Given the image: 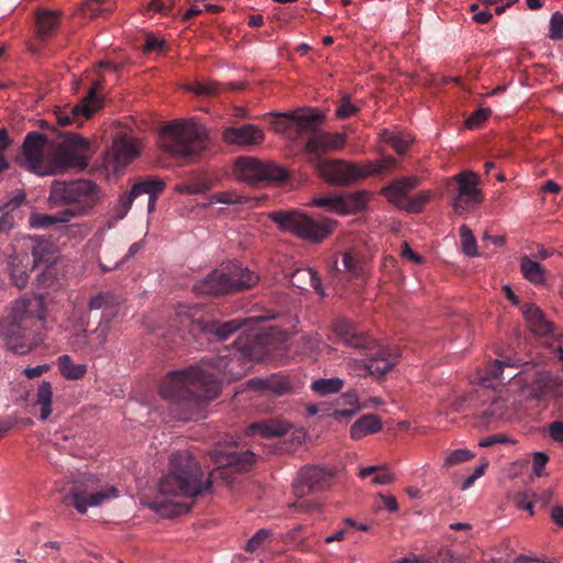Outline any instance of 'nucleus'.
I'll return each mask as SVG.
<instances>
[{
	"mask_svg": "<svg viewBox=\"0 0 563 563\" xmlns=\"http://www.w3.org/2000/svg\"><path fill=\"white\" fill-rule=\"evenodd\" d=\"M47 308L41 295H24L12 306L10 320L30 325L40 331L45 330Z\"/></svg>",
	"mask_w": 563,
	"mask_h": 563,
	"instance_id": "10",
	"label": "nucleus"
},
{
	"mask_svg": "<svg viewBox=\"0 0 563 563\" xmlns=\"http://www.w3.org/2000/svg\"><path fill=\"white\" fill-rule=\"evenodd\" d=\"M505 367H512V365L495 361L489 372L478 377L481 385L479 395L488 401V404H484V408L481 411V417L487 424L505 419L509 410V393L504 386L497 389V385L510 382L517 376V373H509L507 376H504Z\"/></svg>",
	"mask_w": 563,
	"mask_h": 563,
	"instance_id": "5",
	"label": "nucleus"
},
{
	"mask_svg": "<svg viewBox=\"0 0 563 563\" xmlns=\"http://www.w3.org/2000/svg\"><path fill=\"white\" fill-rule=\"evenodd\" d=\"M291 428V424L280 419H265L250 424L246 435H260L262 438L283 437Z\"/></svg>",
	"mask_w": 563,
	"mask_h": 563,
	"instance_id": "27",
	"label": "nucleus"
},
{
	"mask_svg": "<svg viewBox=\"0 0 563 563\" xmlns=\"http://www.w3.org/2000/svg\"><path fill=\"white\" fill-rule=\"evenodd\" d=\"M344 383L339 377L319 378L313 380L311 389L319 396H327L341 390Z\"/></svg>",
	"mask_w": 563,
	"mask_h": 563,
	"instance_id": "45",
	"label": "nucleus"
},
{
	"mask_svg": "<svg viewBox=\"0 0 563 563\" xmlns=\"http://www.w3.org/2000/svg\"><path fill=\"white\" fill-rule=\"evenodd\" d=\"M234 176L245 183H280L287 178V172L272 162H262L255 157H240L234 165Z\"/></svg>",
	"mask_w": 563,
	"mask_h": 563,
	"instance_id": "9",
	"label": "nucleus"
},
{
	"mask_svg": "<svg viewBox=\"0 0 563 563\" xmlns=\"http://www.w3.org/2000/svg\"><path fill=\"white\" fill-rule=\"evenodd\" d=\"M213 476L214 473L203 478V472L194 455L189 451H177L170 455L169 468L158 482L157 495L145 505L163 517L173 518L184 510L173 499L192 498L209 490L212 485L210 477Z\"/></svg>",
	"mask_w": 563,
	"mask_h": 563,
	"instance_id": "2",
	"label": "nucleus"
},
{
	"mask_svg": "<svg viewBox=\"0 0 563 563\" xmlns=\"http://www.w3.org/2000/svg\"><path fill=\"white\" fill-rule=\"evenodd\" d=\"M333 331L345 345L356 349H364L366 346L365 338L361 333H357L353 323L347 320L341 319L335 321Z\"/></svg>",
	"mask_w": 563,
	"mask_h": 563,
	"instance_id": "33",
	"label": "nucleus"
},
{
	"mask_svg": "<svg viewBox=\"0 0 563 563\" xmlns=\"http://www.w3.org/2000/svg\"><path fill=\"white\" fill-rule=\"evenodd\" d=\"M312 205L343 216V196L328 195L312 200Z\"/></svg>",
	"mask_w": 563,
	"mask_h": 563,
	"instance_id": "47",
	"label": "nucleus"
},
{
	"mask_svg": "<svg viewBox=\"0 0 563 563\" xmlns=\"http://www.w3.org/2000/svg\"><path fill=\"white\" fill-rule=\"evenodd\" d=\"M522 314L529 330L539 336H548L553 332V324L550 322L540 308L528 305L522 308Z\"/></svg>",
	"mask_w": 563,
	"mask_h": 563,
	"instance_id": "28",
	"label": "nucleus"
},
{
	"mask_svg": "<svg viewBox=\"0 0 563 563\" xmlns=\"http://www.w3.org/2000/svg\"><path fill=\"white\" fill-rule=\"evenodd\" d=\"M207 131L192 120H176L166 124L159 134L162 147L176 156H191L206 147Z\"/></svg>",
	"mask_w": 563,
	"mask_h": 563,
	"instance_id": "6",
	"label": "nucleus"
},
{
	"mask_svg": "<svg viewBox=\"0 0 563 563\" xmlns=\"http://www.w3.org/2000/svg\"><path fill=\"white\" fill-rule=\"evenodd\" d=\"M230 292L242 291L253 288L260 280V276L244 267L239 262L224 263Z\"/></svg>",
	"mask_w": 563,
	"mask_h": 563,
	"instance_id": "22",
	"label": "nucleus"
},
{
	"mask_svg": "<svg viewBox=\"0 0 563 563\" xmlns=\"http://www.w3.org/2000/svg\"><path fill=\"white\" fill-rule=\"evenodd\" d=\"M346 143V136L343 133L314 132L312 133L305 146V151L321 159L320 155L328 151L342 148Z\"/></svg>",
	"mask_w": 563,
	"mask_h": 563,
	"instance_id": "17",
	"label": "nucleus"
},
{
	"mask_svg": "<svg viewBox=\"0 0 563 563\" xmlns=\"http://www.w3.org/2000/svg\"><path fill=\"white\" fill-rule=\"evenodd\" d=\"M141 143L128 135L118 136L112 144L111 155L115 167H122L140 155Z\"/></svg>",
	"mask_w": 563,
	"mask_h": 563,
	"instance_id": "24",
	"label": "nucleus"
},
{
	"mask_svg": "<svg viewBox=\"0 0 563 563\" xmlns=\"http://www.w3.org/2000/svg\"><path fill=\"white\" fill-rule=\"evenodd\" d=\"M430 198H431L430 191L421 192V194L408 199L401 210H405L408 213H419L423 210L424 206L428 203Z\"/></svg>",
	"mask_w": 563,
	"mask_h": 563,
	"instance_id": "53",
	"label": "nucleus"
},
{
	"mask_svg": "<svg viewBox=\"0 0 563 563\" xmlns=\"http://www.w3.org/2000/svg\"><path fill=\"white\" fill-rule=\"evenodd\" d=\"M164 188L165 183L161 179H146L134 184L129 195L119 198L117 218L123 219L131 209L134 199L141 195L148 196L147 211L152 213L155 210L157 196Z\"/></svg>",
	"mask_w": 563,
	"mask_h": 563,
	"instance_id": "14",
	"label": "nucleus"
},
{
	"mask_svg": "<svg viewBox=\"0 0 563 563\" xmlns=\"http://www.w3.org/2000/svg\"><path fill=\"white\" fill-rule=\"evenodd\" d=\"M191 90L197 95H207L212 96L218 93L219 85L210 81V82H197Z\"/></svg>",
	"mask_w": 563,
	"mask_h": 563,
	"instance_id": "61",
	"label": "nucleus"
},
{
	"mask_svg": "<svg viewBox=\"0 0 563 563\" xmlns=\"http://www.w3.org/2000/svg\"><path fill=\"white\" fill-rule=\"evenodd\" d=\"M397 358V353L391 354L379 346L376 351L367 354V373H369V376L382 377L395 367Z\"/></svg>",
	"mask_w": 563,
	"mask_h": 563,
	"instance_id": "26",
	"label": "nucleus"
},
{
	"mask_svg": "<svg viewBox=\"0 0 563 563\" xmlns=\"http://www.w3.org/2000/svg\"><path fill=\"white\" fill-rule=\"evenodd\" d=\"M380 429V419L373 413H367L351 426L350 435L353 440H361L364 437L379 432Z\"/></svg>",
	"mask_w": 563,
	"mask_h": 563,
	"instance_id": "34",
	"label": "nucleus"
},
{
	"mask_svg": "<svg viewBox=\"0 0 563 563\" xmlns=\"http://www.w3.org/2000/svg\"><path fill=\"white\" fill-rule=\"evenodd\" d=\"M53 386L48 380H42L29 401V412L41 421H46L53 411Z\"/></svg>",
	"mask_w": 563,
	"mask_h": 563,
	"instance_id": "20",
	"label": "nucleus"
},
{
	"mask_svg": "<svg viewBox=\"0 0 563 563\" xmlns=\"http://www.w3.org/2000/svg\"><path fill=\"white\" fill-rule=\"evenodd\" d=\"M273 316H258V317H252L244 320H230L227 322H212L210 324H207L202 327L201 329L203 331H207L209 333H213L219 340H225L228 339L233 332H235L238 329H240L242 325L246 324L250 321H266L269 319H273Z\"/></svg>",
	"mask_w": 563,
	"mask_h": 563,
	"instance_id": "31",
	"label": "nucleus"
},
{
	"mask_svg": "<svg viewBox=\"0 0 563 563\" xmlns=\"http://www.w3.org/2000/svg\"><path fill=\"white\" fill-rule=\"evenodd\" d=\"M420 178L418 176H408L395 179L388 186L380 189V194L387 201L399 209H402L407 202L408 194L418 187Z\"/></svg>",
	"mask_w": 563,
	"mask_h": 563,
	"instance_id": "19",
	"label": "nucleus"
},
{
	"mask_svg": "<svg viewBox=\"0 0 563 563\" xmlns=\"http://www.w3.org/2000/svg\"><path fill=\"white\" fill-rule=\"evenodd\" d=\"M268 218L277 224L283 232L313 243L321 242L328 238L336 225L334 220L322 218L314 220L300 210H280L268 213Z\"/></svg>",
	"mask_w": 563,
	"mask_h": 563,
	"instance_id": "7",
	"label": "nucleus"
},
{
	"mask_svg": "<svg viewBox=\"0 0 563 563\" xmlns=\"http://www.w3.org/2000/svg\"><path fill=\"white\" fill-rule=\"evenodd\" d=\"M358 475L362 478H366L367 476L373 475L372 483L375 485H387L395 479V476L391 472L379 465L363 467L360 470Z\"/></svg>",
	"mask_w": 563,
	"mask_h": 563,
	"instance_id": "42",
	"label": "nucleus"
},
{
	"mask_svg": "<svg viewBox=\"0 0 563 563\" xmlns=\"http://www.w3.org/2000/svg\"><path fill=\"white\" fill-rule=\"evenodd\" d=\"M209 188L210 187L207 183H201L191 185H179L177 186L176 190L180 194L198 195L207 191Z\"/></svg>",
	"mask_w": 563,
	"mask_h": 563,
	"instance_id": "63",
	"label": "nucleus"
},
{
	"mask_svg": "<svg viewBox=\"0 0 563 563\" xmlns=\"http://www.w3.org/2000/svg\"><path fill=\"white\" fill-rule=\"evenodd\" d=\"M549 457L543 452H536L532 457V468L533 473L540 477L543 475V468L545 467Z\"/></svg>",
	"mask_w": 563,
	"mask_h": 563,
	"instance_id": "62",
	"label": "nucleus"
},
{
	"mask_svg": "<svg viewBox=\"0 0 563 563\" xmlns=\"http://www.w3.org/2000/svg\"><path fill=\"white\" fill-rule=\"evenodd\" d=\"M290 283L292 286L307 290L311 287L320 296H324L323 288L317 273L312 268H299L290 275Z\"/></svg>",
	"mask_w": 563,
	"mask_h": 563,
	"instance_id": "35",
	"label": "nucleus"
},
{
	"mask_svg": "<svg viewBox=\"0 0 563 563\" xmlns=\"http://www.w3.org/2000/svg\"><path fill=\"white\" fill-rule=\"evenodd\" d=\"M396 165L397 161L391 156H384L377 161H368L364 164H358L360 180L390 170L395 168Z\"/></svg>",
	"mask_w": 563,
	"mask_h": 563,
	"instance_id": "38",
	"label": "nucleus"
},
{
	"mask_svg": "<svg viewBox=\"0 0 563 563\" xmlns=\"http://www.w3.org/2000/svg\"><path fill=\"white\" fill-rule=\"evenodd\" d=\"M99 84H95L89 93L70 109H65L56 114L57 123L62 126L76 124L80 126L85 119L90 118L100 107L101 100L97 96Z\"/></svg>",
	"mask_w": 563,
	"mask_h": 563,
	"instance_id": "15",
	"label": "nucleus"
},
{
	"mask_svg": "<svg viewBox=\"0 0 563 563\" xmlns=\"http://www.w3.org/2000/svg\"><path fill=\"white\" fill-rule=\"evenodd\" d=\"M25 199L23 191H18L16 195L9 201H0V212H8L15 210Z\"/></svg>",
	"mask_w": 563,
	"mask_h": 563,
	"instance_id": "60",
	"label": "nucleus"
},
{
	"mask_svg": "<svg viewBox=\"0 0 563 563\" xmlns=\"http://www.w3.org/2000/svg\"><path fill=\"white\" fill-rule=\"evenodd\" d=\"M272 541V531L268 529L258 530L245 544V550L250 553L263 550Z\"/></svg>",
	"mask_w": 563,
	"mask_h": 563,
	"instance_id": "48",
	"label": "nucleus"
},
{
	"mask_svg": "<svg viewBox=\"0 0 563 563\" xmlns=\"http://www.w3.org/2000/svg\"><path fill=\"white\" fill-rule=\"evenodd\" d=\"M247 198L235 191H220L210 197L211 203L241 205L245 203Z\"/></svg>",
	"mask_w": 563,
	"mask_h": 563,
	"instance_id": "52",
	"label": "nucleus"
},
{
	"mask_svg": "<svg viewBox=\"0 0 563 563\" xmlns=\"http://www.w3.org/2000/svg\"><path fill=\"white\" fill-rule=\"evenodd\" d=\"M56 363L62 376L68 380L81 379L88 372L86 364L75 363L68 354L58 356Z\"/></svg>",
	"mask_w": 563,
	"mask_h": 563,
	"instance_id": "37",
	"label": "nucleus"
},
{
	"mask_svg": "<svg viewBox=\"0 0 563 563\" xmlns=\"http://www.w3.org/2000/svg\"><path fill=\"white\" fill-rule=\"evenodd\" d=\"M26 168L38 176L63 174L68 169L84 170L91 157L90 144L77 134H66L57 144L46 145L38 132H31L23 143Z\"/></svg>",
	"mask_w": 563,
	"mask_h": 563,
	"instance_id": "3",
	"label": "nucleus"
},
{
	"mask_svg": "<svg viewBox=\"0 0 563 563\" xmlns=\"http://www.w3.org/2000/svg\"><path fill=\"white\" fill-rule=\"evenodd\" d=\"M118 303L117 296L111 291L99 292L92 296L88 302L89 310H99Z\"/></svg>",
	"mask_w": 563,
	"mask_h": 563,
	"instance_id": "50",
	"label": "nucleus"
},
{
	"mask_svg": "<svg viewBox=\"0 0 563 563\" xmlns=\"http://www.w3.org/2000/svg\"><path fill=\"white\" fill-rule=\"evenodd\" d=\"M194 290L201 295H227L230 294L229 279L224 263L210 272L194 285Z\"/></svg>",
	"mask_w": 563,
	"mask_h": 563,
	"instance_id": "18",
	"label": "nucleus"
},
{
	"mask_svg": "<svg viewBox=\"0 0 563 563\" xmlns=\"http://www.w3.org/2000/svg\"><path fill=\"white\" fill-rule=\"evenodd\" d=\"M380 140L388 143L398 154H404L412 142V139L409 135L389 130H384L380 133Z\"/></svg>",
	"mask_w": 563,
	"mask_h": 563,
	"instance_id": "44",
	"label": "nucleus"
},
{
	"mask_svg": "<svg viewBox=\"0 0 563 563\" xmlns=\"http://www.w3.org/2000/svg\"><path fill=\"white\" fill-rule=\"evenodd\" d=\"M452 180L457 185L456 195L452 199V207L459 214L476 208L483 200V194L477 188L479 178L472 170H464L455 175Z\"/></svg>",
	"mask_w": 563,
	"mask_h": 563,
	"instance_id": "12",
	"label": "nucleus"
},
{
	"mask_svg": "<svg viewBox=\"0 0 563 563\" xmlns=\"http://www.w3.org/2000/svg\"><path fill=\"white\" fill-rule=\"evenodd\" d=\"M22 243L31 250V254L33 257V267H37L42 264H49L53 262V252L52 245L46 241L33 238L25 236L22 240Z\"/></svg>",
	"mask_w": 563,
	"mask_h": 563,
	"instance_id": "32",
	"label": "nucleus"
},
{
	"mask_svg": "<svg viewBox=\"0 0 563 563\" xmlns=\"http://www.w3.org/2000/svg\"><path fill=\"white\" fill-rule=\"evenodd\" d=\"M110 330H111L110 322L101 321L98 324V327L92 332H90L91 341L93 342V343H91L90 347L92 350H98V351L103 349V346L108 342Z\"/></svg>",
	"mask_w": 563,
	"mask_h": 563,
	"instance_id": "49",
	"label": "nucleus"
},
{
	"mask_svg": "<svg viewBox=\"0 0 563 563\" xmlns=\"http://www.w3.org/2000/svg\"><path fill=\"white\" fill-rule=\"evenodd\" d=\"M177 316L181 319L184 325H189L191 323H195L196 321H199L200 308L196 306L179 307V309L177 310Z\"/></svg>",
	"mask_w": 563,
	"mask_h": 563,
	"instance_id": "55",
	"label": "nucleus"
},
{
	"mask_svg": "<svg viewBox=\"0 0 563 563\" xmlns=\"http://www.w3.org/2000/svg\"><path fill=\"white\" fill-rule=\"evenodd\" d=\"M29 262L27 253H16L15 250L12 251V254H10L8 258L11 280L20 289L24 288L29 282Z\"/></svg>",
	"mask_w": 563,
	"mask_h": 563,
	"instance_id": "29",
	"label": "nucleus"
},
{
	"mask_svg": "<svg viewBox=\"0 0 563 563\" xmlns=\"http://www.w3.org/2000/svg\"><path fill=\"white\" fill-rule=\"evenodd\" d=\"M211 460L219 470H223L219 472L220 476H223L228 468L245 471L254 462V454L251 451L229 452L224 450H214L211 453Z\"/></svg>",
	"mask_w": 563,
	"mask_h": 563,
	"instance_id": "21",
	"label": "nucleus"
},
{
	"mask_svg": "<svg viewBox=\"0 0 563 563\" xmlns=\"http://www.w3.org/2000/svg\"><path fill=\"white\" fill-rule=\"evenodd\" d=\"M62 13L56 10L38 9L35 12V29L38 38L51 37L59 24Z\"/></svg>",
	"mask_w": 563,
	"mask_h": 563,
	"instance_id": "30",
	"label": "nucleus"
},
{
	"mask_svg": "<svg viewBox=\"0 0 563 563\" xmlns=\"http://www.w3.org/2000/svg\"><path fill=\"white\" fill-rule=\"evenodd\" d=\"M223 139L228 144L252 146L261 144L264 132L254 124H244L240 128H228L223 131Z\"/></svg>",
	"mask_w": 563,
	"mask_h": 563,
	"instance_id": "23",
	"label": "nucleus"
},
{
	"mask_svg": "<svg viewBox=\"0 0 563 563\" xmlns=\"http://www.w3.org/2000/svg\"><path fill=\"white\" fill-rule=\"evenodd\" d=\"M258 389L273 396H282L291 390V384L288 377L283 375H272L254 382Z\"/></svg>",
	"mask_w": 563,
	"mask_h": 563,
	"instance_id": "36",
	"label": "nucleus"
},
{
	"mask_svg": "<svg viewBox=\"0 0 563 563\" xmlns=\"http://www.w3.org/2000/svg\"><path fill=\"white\" fill-rule=\"evenodd\" d=\"M100 200V188L88 179H77L69 183L54 181L48 196V202L52 206H70L64 209L70 213V219L88 216Z\"/></svg>",
	"mask_w": 563,
	"mask_h": 563,
	"instance_id": "4",
	"label": "nucleus"
},
{
	"mask_svg": "<svg viewBox=\"0 0 563 563\" xmlns=\"http://www.w3.org/2000/svg\"><path fill=\"white\" fill-rule=\"evenodd\" d=\"M314 167L329 184L347 186L360 181L358 164L344 159H317Z\"/></svg>",
	"mask_w": 563,
	"mask_h": 563,
	"instance_id": "13",
	"label": "nucleus"
},
{
	"mask_svg": "<svg viewBox=\"0 0 563 563\" xmlns=\"http://www.w3.org/2000/svg\"><path fill=\"white\" fill-rule=\"evenodd\" d=\"M367 357L365 360L349 358L347 367L356 376L364 377L369 376L367 373Z\"/></svg>",
	"mask_w": 563,
	"mask_h": 563,
	"instance_id": "59",
	"label": "nucleus"
},
{
	"mask_svg": "<svg viewBox=\"0 0 563 563\" xmlns=\"http://www.w3.org/2000/svg\"><path fill=\"white\" fill-rule=\"evenodd\" d=\"M333 476L330 470L320 466H306L300 470L294 483V492L298 498L323 488Z\"/></svg>",
	"mask_w": 563,
	"mask_h": 563,
	"instance_id": "16",
	"label": "nucleus"
},
{
	"mask_svg": "<svg viewBox=\"0 0 563 563\" xmlns=\"http://www.w3.org/2000/svg\"><path fill=\"white\" fill-rule=\"evenodd\" d=\"M80 328L73 334L71 339V349L75 352H79L82 354H90L96 353L98 350H92L90 347L91 343V336L90 333L87 331L88 321L87 318H80Z\"/></svg>",
	"mask_w": 563,
	"mask_h": 563,
	"instance_id": "41",
	"label": "nucleus"
},
{
	"mask_svg": "<svg viewBox=\"0 0 563 563\" xmlns=\"http://www.w3.org/2000/svg\"><path fill=\"white\" fill-rule=\"evenodd\" d=\"M291 119L296 140L305 134L316 132L317 128L323 121V115L317 110L310 108H302L291 111Z\"/></svg>",
	"mask_w": 563,
	"mask_h": 563,
	"instance_id": "25",
	"label": "nucleus"
},
{
	"mask_svg": "<svg viewBox=\"0 0 563 563\" xmlns=\"http://www.w3.org/2000/svg\"><path fill=\"white\" fill-rule=\"evenodd\" d=\"M240 361L236 355H224L168 373L159 385V395L172 402L173 418L179 421L205 418V404L219 396L221 384L244 375L243 371H236Z\"/></svg>",
	"mask_w": 563,
	"mask_h": 563,
	"instance_id": "1",
	"label": "nucleus"
},
{
	"mask_svg": "<svg viewBox=\"0 0 563 563\" xmlns=\"http://www.w3.org/2000/svg\"><path fill=\"white\" fill-rule=\"evenodd\" d=\"M357 112V108L350 101L349 98L344 97L340 100V103L335 110V115L339 119H346L354 115Z\"/></svg>",
	"mask_w": 563,
	"mask_h": 563,
	"instance_id": "57",
	"label": "nucleus"
},
{
	"mask_svg": "<svg viewBox=\"0 0 563 563\" xmlns=\"http://www.w3.org/2000/svg\"><path fill=\"white\" fill-rule=\"evenodd\" d=\"M343 196V216L356 213L365 209L371 200L372 194L367 190H357Z\"/></svg>",
	"mask_w": 563,
	"mask_h": 563,
	"instance_id": "40",
	"label": "nucleus"
},
{
	"mask_svg": "<svg viewBox=\"0 0 563 563\" xmlns=\"http://www.w3.org/2000/svg\"><path fill=\"white\" fill-rule=\"evenodd\" d=\"M84 492L74 490L69 494L73 506L79 514L87 512L90 507H99L106 501L118 497V490L114 486H106L98 492H93L99 488V478L92 474L85 477Z\"/></svg>",
	"mask_w": 563,
	"mask_h": 563,
	"instance_id": "11",
	"label": "nucleus"
},
{
	"mask_svg": "<svg viewBox=\"0 0 563 563\" xmlns=\"http://www.w3.org/2000/svg\"><path fill=\"white\" fill-rule=\"evenodd\" d=\"M460 231L463 252L470 257L477 256L476 240L473 232L466 225H462Z\"/></svg>",
	"mask_w": 563,
	"mask_h": 563,
	"instance_id": "51",
	"label": "nucleus"
},
{
	"mask_svg": "<svg viewBox=\"0 0 563 563\" xmlns=\"http://www.w3.org/2000/svg\"><path fill=\"white\" fill-rule=\"evenodd\" d=\"M473 457L474 454L470 450L457 449L448 453V455L444 459L443 465L445 467H452L461 463H464Z\"/></svg>",
	"mask_w": 563,
	"mask_h": 563,
	"instance_id": "54",
	"label": "nucleus"
},
{
	"mask_svg": "<svg viewBox=\"0 0 563 563\" xmlns=\"http://www.w3.org/2000/svg\"><path fill=\"white\" fill-rule=\"evenodd\" d=\"M0 336L10 351L20 355L30 353L45 340L43 331L10 319L0 322Z\"/></svg>",
	"mask_w": 563,
	"mask_h": 563,
	"instance_id": "8",
	"label": "nucleus"
},
{
	"mask_svg": "<svg viewBox=\"0 0 563 563\" xmlns=\"http://www.w3.org/2000/svg\"><path fill=\"white\" fill-rule=\"evenodd\" d=\"M549 37L552 40H560L563 37V14L559 11L551 15Z\"/></svg>",
	"mask_w": 563,
	"mask_h": 563,
	"instance_id": "56",
	"label": "nucleus"
},
{
	"mask_svg": "<svg viewBox=\"0 0 563 563\" xmlns=\"http://www.w3.org/2000/svg\"><path fill=\"white\" fill-rule=\"evenodd\" d=\"M342 264L344 269L351 275H357L361 272L358 261L351 253H344Z\"/></svg>",
	"mask_w": 563,
	"mask_h": 563,
	"instance_id": "64",
	"label": "nucleus"
},
{
	"mask_svg": "<svg viewBox=\"0 0 563 563\" xmlns=\"http://www.w3.org/2000/svg\"><path fill=\"white\" fill-rule=\"evenodd\" d=\"M273 129L276 133L295 141L296 133L294 132L291 112L277 114L273 122Z\"/></svg>",
	"mask_w": 563,
	"mask_h": 563,
	"instance_id": "46",
	"label": "nucleus"
},
{
	"mask_svg": "<svg viewBox=\"0 0 563 563\" xmlns=\"http://www.w3.org/2000/svg\"><path fill=\"white\" fill-rule=\"evenodd\" d=\"M69 214L70 213L66 212L65 210H62L55 214L32 213L29 218V224L34 229H48L57 224L69 222L71 220Z\"/></svg>",
	"mask_w": 563,
	"mask_h": 563,
	"instance_id": "39",
	"label": "nucleus"
},
{
	"mask_svg": "<svg viewBox=\"0 0 563 563\" xmlns=\"http://www.w3.org/2000/svg\"><path fill=\"white\" fill-rule=\"evenodd\" d=\"M492 111L488 108H482L472 113V115L466 120V126L468 129H474L485 122L490 115Z\"/></svg>",
	"mask_w": 563,
	"mask_h": 563,
	"instance_id": "58",
	"label": "nucleus"
},
{
	"mask_svg": "<svg viewBox=\"0 0 563 563\" xmlns=\"http://www.w3.org/2000/svg\"><path fill=\"white\" fill-rule=\"evenodd\" d=\"M521 273L526 279L536 285H541L545 280L544 271L541 265L528 257H523L520 264Z\"/></svg>",
	"mask_w": 563,
	"mask_h": 563,
	"instance_id": "43",
	"label": "nucleus"
}]
</instances>
